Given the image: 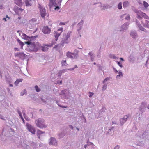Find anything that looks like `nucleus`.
<instances>
[{
	"mask_svg": "<svg viewBox=\"0 0 149 149\" xmlns=\"http://www.w3.org/2000/svg\"><path fill=\"white\" fill-rule=\"evenodd\" d=\"M126 15V14H123V15H121L120 16V18L122 19Z\"/></svg>",
	"mask_w": 149,
	"mask_h": 149,
	"instance_id": "obj_59",
	"label": "nucleus"
},
{
	"mask_svg": "<svg viewBox=\"0 0 149 149\" xmlns=\"http://www.w3.org/2000/svg\"><path fill=\"white\" fill-rule=\"evenodd\" d=\"M14 1L15 3L20 7L22 5V0H15Z\"/></svg>",
	"mask_w": 149,
	"mask_h": 149,
	"instance_id": "obj_20",
	"label": "nucleus"
},
{
	"mask_svg": "<svg viewBox=\"0 0 149 149\" xmlns=\"http://www.w3.org/2000/svg\"><path fill=\"white\" fill-rule=\"evenodd\" d=\"M56 143V139L53 137H51L50 138V141L49 142V144L52 145H55Z\"/></svg>",
	"mask_w": 149,
	"mask_h": 149,
	"instance_id": "obj_16",
	"label": "nucleus"
},
{
	"mask_svg": "<svg viewBox=\"0 0 149 149\" xmlns=\"http://www.w3.org/2000/svg\"><path fill=\"white\" fill-rule=\"evenodd\" d=\"M15 57H18L22 60H24L25 57V54L22 52H17L14 54Z\"/></svg>",
	"mask_w": 149,
	"mask_h": 149,
	"instance_id": "obj_7",
	"label": "nucleus"
},
{
	"mask_svg": "<svg viewBox=\"0 0 149 149\" xmlns=\"http://www.w3.org/2000/svg\"><path fill=\"white\" fill-rule=\"evenodd\" d=\"M82 117L84 119V123H86V119L85 118V117H84V116L82 115Z\"/></svg>",
	"mask_w": 149,
	"mask_h": 149,
	"instance_id": "obj_56",
	"label": "nucleus"
},
{
	"mask_svg": "<svg viewBox=\"0 0 149 149\" xmlns=\"http://www.w3.org/2000/svg\"><path fill=\"white\" fill-rule=\"evenodd\" d=\"M79 52V51L77 49H75L74 51V53H73V55H74L75 56V54H77V58L78 56V53Z\"/></svg>",
	"mask_w": 149,
	"mask_h": 149,
	"instance_id": "obj_36",
	"label": "nucleus"
},
{
	"mask_svg": "<svg viewBox=\"0 0 149 149\" xmlns=\"http://www.w3.org/2000/svg\"><path fill=\"white\" fill-rule=\"evenodd\" d=\"M146 108V107H145L140 105L139 108V109L140 111L142 113L143 112L145 111Z\"/></svg>",
	"mask_w": 149,
	"mask_h": 149,
	"instance_id": "obj_22",
	"label": "nucleus"
},
{
	"mask_svg": "<svg viewBox=\"0 0 149 149\" xmlns=\"http://www.w3.org/2000/svg\"><path fill=\"white\" fill-rule=\"evenodd\" d=\"M143 5L145 8H147L149 6L148 4L146 2L144 1H143Z\"/></svg>",
	"mask_w": 149,
	"mask_h": 149,
	"instance_id": "obj_37",
	"label": "nucleus"
},
{
	"mask_svg": "<svg viewBox=\"0 0 149 149\" xmlns=\"http://www.w3.org/2000/svg\"><path fill=\"white\" fill-rule=\"evenodd\" d=\"M60 94L61 95V97L63 98L68 99L70 95V93L68 91L65 90H62Z\"/></svg>",
	"mask_w": 149,
	"mask_h": 149,
	"instance_id": "obj_2",
	"label": "nucleus"
},
{
	"mask_svg": "<svg viewBox=\"0 0 149 149\" xmlns=\"http://www.w3.org/2000/svg\"><path fill=\"white\" fill-rule=\"evenodd\" d=\"M136 26L139 28V29L145 32H147V30L141 25L140 23L138 24Z\"/></svg>",
	"mask_w": 149,
	"mask_h": 149,
	"instance_id": "obj_19",
	"label": "nucleus"
},
{
	"mask_svg": "<svg viewBox=\"0 0 149 149\" xmlns=\"http://www.w3.org/2000/svg\"><path fill=\"white\" fill-rule=\"evenodd\" d=\"M16 8H17V10L19 11H21V12H22L23 10H24L22 9H21V8H18L16 6Z\"/></svg>",
	"mask_w": 149,
	"mask_h": 149,
	"instance_id": "obj_53",
	"label": "nucleus"
},
{
	"mask_svg": "<svg viewBox=\"0 0 149 149\" xmlns=\"http://www.w3.org/2000/svg\"><path fill=\"white\" fill-rule=\"evenodd\" d=\"M129 24V23L128 22H125L121 26V29L120 30V31L121 32L123 31L127 30L128 28Z\"/></svg>",
	"mask_w": 149,
	"mask_h": 149,
	"instance_id": "obj_9",
	"label": "nucleus"
},
{
	"mask_svg": "<svg viewBox=\"0 0 149 149\" xmlns=\"http://www.w3.org/2000/svg\"><path fill=\"white\" fill-rule=\"evenodd\" d=\"M17 112L18 113V114H19V116L20 117H22V113L21 111H20L18 109H17Z\"/></svg>",
	"mask_w": 149,
	"mask_h": 149,
	"instance_id": "obj_45",
	"label": "nucleus"
},
{
	"mask_svg": "<svg viewBox=\"0 0 149 149\" xmlns=\"http://www.w3.org/2000/svg\"><path fill=\"white\" fill-rule=\"evenodd\" d=\"M122 3L120 2L118 5V8L120 10L122 9Z\"/></svg>",
	"mask_w": 149,
	"mask_h": 149,
	"instance_id": "obj_30",
	"label": "nucleus"
},
{
	"mask_svg": "<svg viewBox=\"0 0 149 149\" xmlns=\"http://www.w3.org/2000/svg\"><path fill=\"white\" fill-rule=\"evenodd\" d=\"M65 43V40H62L61 42V45L62 46H64V44Z\"/></svg>",
	"mask_w": 149,
	"mask_h": 149,
	"instance_id": "obj_51",
	"label": "nucleus"
},
{
	"mask_svg": "<svg viewBox=\"0 0 149 149\" xmlns=\"http://www.w3.org/2000/svg\"><path fill=\"white\" fill-rule=\"evenodd\" d=\"M98 70L99 71L102 70V67L100 65H98Z\"/></svg>",
	"mask_w": 149,
	"mask_h": 149,
	"instance_id": "obj_48",
	"label": "nucleus"
},
{
	"mask_svg": "<svg viewBox=\"0 0 149 149\" xmlns=\"http://www.w3.org/2000/svg\"><path fill=\"white\" fill-rule=\"evenodd\" d=\"M126 16L125 17V19H126V20H129L130 19V16L129 15V14H128L127 15H126Z\"/></svg>",
	"mask_w": 149,
	"mask_h": 149,
	"instance_id": "obj_41",
	"label": "nucleus"
},
{
	"mask_svg": "<svg viewBox=\"0 0 149 149\" xmlns=\"http://www.w3.org/2000/svg\"><path fill=\"white\" fill-rule=\"evenodd\" d=\"M130 35L134 39H136L138 37L137 32L135 30H131L130 33Z\"/></svg>",
	"mask_w": 149,
	"mask_h": 149,
	"instance_id": "obj_10",
	"label": "nucleus"
},
{
	"mask_svg": "<svg viewBox=\"0 0 149 149\" xmlns=\"http://www.w3.org/2000/svg\"><path fill=\"white\" fill-rule=\"evenodd\" d=\"M109 77H107L104 80V81H103V83H104L105 82L109 80Z\"/></svg>",
	"mask_w": 149,
	"mask_h": 149,
	"instance_id": "obj_52",
	"label": "nucleus"
},
{
	"mask_svg": "<svg viewBox=\"0 0 149 149\" xmlns=\"http://www.w3.org/2000/svg\"><path fill=\"white\" fill-rule=\"evenodd\" d=\"M62 74V73H61V72L60 71H59L58 72V73H57L58 76V77H60L61 75Z\"/></svg>",
	"mask_w": 149,
	"mask_h": 149,
	"instance_id": "obj_54",
	"label": "nucleus"
},
{
	"mask_svg": "<svg viewBox=\"0 0 149 149\" xmlns=\"http://www.w3.org/2000/svg\"><path fill=\"white\" fill-rule=\"evenodd\" d=\"M97 3L99 4L98 6L100 8V9H101V8H102L103 4H102V3Z\"/></svg>",
	"mask_w": 149,
	"mask_h": 149,
	"instance_id": "obj_49",
	"label": "nucleus"
},
{
	"mask_svg": "<svg viewBox=\"0 0 149 149\" xmlns=\"http://www.w3.org/2000/svg\"><path fill=\"white\" fill-rule=\"evenodd\" d=\"M68 69H63L62 70H59L62 73H64V72H67Z\"/></svg>",
	"mask_w": 149,
	"mask_h": 149,
	"instance_id": "obj_44",
	"label": "nucleus"
},
{
	"mask_svg": "<svg viewBox=\"0 0 149 149\" xmlns=\"http://www.w3.org/2000/svg\"><path fill=\"white\" fill-rule=\"evenodd\" d=\"M110 57L111 58H112L113 59H118V58L116 56L113 54H111L110 55Z\"/></svg>",
	"mask_w": 149,
	"mask_h": 149,
	"instance_id": "obj_29",
	"label": "nucleus"
},
{
	"mask_svg": "<svg viewBox=\"0 0 149 149\" xmlns=\"http://www.w3.org/2000/svg\"><path fill=\"white\" fill-rule=\"evenodd\" d=\"M141 105L146 107L147 105V103L145 101L142 102L141 104Z\"/></svg>",
	"mask_w": 149,
	"mask_h": 149,
	"instance_id": "obj_31",
	"label": "nucleus"
},
{
	"mask_svg": "<svg viewBox=\"0 0 149 149\" xmlns=\"http://www.w3.org/2000/svg\"><path fill=\"white\" fill-rule=\"evenodd\" d=\"M106 108L105 107H102V109L100 110L99 112V115L100 116L102 115L104 112Z\"/></svg>",
	"mask_w": 149,
	"mask_h": 149,
	"instance_id": "obj_24",
	"label": "nucleus"
},
{
	"mask_svg": "<svg viewBox=\"0 0 149 149\" xmlns=\"http://www.w3.org/2000/svg\"><path fill=\"white\" fill-rule=\"evenodd\" d=\"M48 48L46 47H41V50L42 51H46L47 50Z\"/></svg>",
	"mask_w": 149,
	"mask_h": 149,
	"instance_id": "obj_32",
	"label": "nucleus"
},
{
	"mask_svg": "<svg viewBox=\"0 0 149 149\" xmlns=\"http://www.w3.org/2000/svg\"><path fill=\"white\" fill-rule=\"evenodd\" d=\"M34 1L35 0H25L26 6H31Z\"/></svg>",
	"mask_w": 149,
	"mask_h": 149,
	"instance_id": "obj_14",
	"label": "nucleus"
},
{
	"mask_svg": "<svg viewBox=\"0 0 149 149\" xmlns=\"http://www.w3.org/2000/svg\"><path fill=\"white\" fill-rule=\"evenodd\" d=\"M118 65L121 68H123V66L122 64V63L120 61H116Z\"/></svg>",
	"mask_w": 149,
	"mask_h": 149,
	"instance_id": "obj_34",
	"label": "nucleus"
},
{
	"mask_svg": "<svg viewBox=\"0 0 149 149\" xmlns=\"http://www.w3.org/2000/svg\"><path fill=\"white\" fill-rule=\"evenodd\" d=\"M22 79H17L15 82V84L16 85H17L19 82H22Z\"/></svg>",
	"mask_w": 149,
	"mask_h": 149,
	"instance_id": "obj_26",
	"label": "nucleus"
},
{
	"mask_svg": "<svg viewBox=\"0 0 149 149\" xmlns=\"http://www.w3.org/2000/svg\"><path fill=\"white\" fill-rule=\"evenodd\" d=\"M51 31L50 28L47 26L44 27L42 29V31L45 34H49L50 33Z\"/></svg>",
	"mask_w": 149,
	"mask_h": 149,
	"instance_id": "obj_11",
	"label": "nucleus"
},
{
	"mask_svg": "<svg viewBox=\"0 0 149 149\" xmlns=\"http://www.w3.org/2000/svg\"><path fill=\"white\" fill-rule=\"evenodd\" d=\"M128 4L129 3L127 1L124 2L123 3V7L125 8L127 7L128 6Z\"/></svg>",
	"mask_w": 149,
	"mask_h": 149,
	"instance_id": "obj_28",
	"label": "nucleus"
},
{
	"mask_svg": "<svg viewBox=\"0 0 149 149\" xmlns=\"http://www.w3.org/2000/svg\"><path fill=\"white\" fill-rule=\"evenodd\" d=\"M57 83L58 84H61L62 83V81L58 80V81H57Z\"/></svg>",
	"mask_w": 149,
	"mask_h": 149,
	"instance_id": "obj_62",
	"label": "nucleus"
},
{
	"mask_svg": "<svg viewBox=\"0 0 149 149\" xmlns=\"http://www.w3.org/2000/svg\"><path fill=\"white\" fill-rule=\"evenodd\" d=\"M134 12L136 13L137 14V15H138L139 13H140V12H142L141 11H139L137 10L136 9H135L134 10Z\"/></svg>",
	"mask_w": 149,
	"mask_h": 149,
	"instance_id": "obj_40",
	"label": "nucleus"
},
{
	"mask_svg": "<svg viewBox=\"0 0 149 149\" xmlns=\"http://www.w3.org/2000/svg\"><path fill=\"white\" fill-rule=\"evenodd\" d=\"M19 43L21 46L22 49L23 46L24 45V44L22 41H21Z\"/></svg>",
	"mask_w": 149,
	"mask_h": 149,
	"instance_id": "obj_50",
	"label": "nucleus"
},
{
	"mask_svg": "<svg viewBox=\"0 0 149 149\" xmlns=\"http://www.w3.org/2000/svg\"><path fill=\"white\" fill-rule=\"evenodd\" d=\"M137 15V18L139 20H141L142 18V17L145 16L146 14L143 12H140Z\"/></svg>",
	"mask_w": 149,
	"mask_h": 149,
	"instance_id": "obj_17",
	"label": "nucleus"
},
{
	"mask_svg": "<svg viewBox=\"0 0 149 149\" xmlns=\"http://www.w3.org/2000/svg\"><path fill=\"white\" fill-rule=\"evenodd\" d=\"M58 106H59V107H61L62 108H67V107L64 106H62L60 105L59 104H58Z\"/></svg>",
	"mask_w": 149,
	"mask_h": 149,
	"instance_id": "obj_61",
	"label": "nucleus"
},
{
	"mask_svg": "<svg viewBox=\"0 0 149 149\" xmlns=\"http://www.w3.org/2000/svg\"><path fill=\"white\" fill-rule=\"evenodd\" d=\"M107 88V84H104L102 88V91H104Z\"/></svg>",
	"mask_w": 149,
	"mask_h": 149,
	"instance_id": "obj_35",
	"label": "nucleus"
},
{
	"mask_svg": "<svg viewBox=\"0 0 149 149\" xmlns=\"http://www.w3.org/2000/svg\"><path fill=\"white\" fill-rule=\"evenodd\" d=\"M61 64L62 65H66V61L63 60L61 62Z\"/></svg>",
	"mask_w": 149,
	"mask_h": 149,
	"instance_id": "obj_42",
	"label": "nucleus"
},
{
	"mask_svg": "<svg viewBox=\"0 0 149 149\" xmlns=\"http://www.w3.org/2000/svg\"><path fill=\"white\" fill-rule=\"evenodd\" d=\"M76 24V22H74L72 24V25L71 26L72 28H73L74 26V25H75Z\"/></svg>",
	"mask_w": 149,
	"mask_h": 149,
	"instance_id": "obj_63",
	"label": "nucleus"
},
{
	"mask_svg": "<svg viewBox=\"0 0 149 149\" xmlns=\"http://www.w3.org/2000/svg\"><path fill=\"white\" fill-rule=\"evenodd\" d=\"M94 54L92 52H90L88 54V55H89L90 56V57L91 56V55L92 56Z\"/></svg>",
	"mask_w": 149,
	"mask_h": 149,
	"instance_id": "obj_58",
	"label": "nucleus"
},
{
	"mask_svg": "<svg viewBox=\"0 0 149 149\" xmlns=\"http://www.w3.org/2000/svg\"><path fill=\"white\" fill-rule=\"evenodd\" d=\"M25 43L29 45V47L31 48V49L35 51L37 50V47L35 45L34 43H32L30 41H28L25 42Z\"/></svg>",
	"mask_w": 149,
	"mask_h": 149,
	"instance_id": "obj_4",
	"label": "nucleus"
},
{
	"mask_svg": "<svg viewBox=\"0 0 149 149\" xmlns=\"http://www.w3.org/2000/svg\"><path fill=\"white\" fill-rule=\"evenodd\" d=\"M38 7L39 8L41 16L43 18H45V17L47 14L46 9L44 8L42 6L40 5H39Z\"/></svg>",
	"mask_w": 149,
	"mask_h": 149,
	"instance_id": "obj_3",
	"label": "nucleus"
},
{
	"mask_svg": "<svg viewBox=\"0 0 149 149\" xmlns=\"http://www.w3.org/2000/svg\"><path fill=\"white\" fill-rule=\"evenodd\" d=\"M26 92V91L25 90H24L22 92H21L20 95L21 96H23L24 95Z\"/></svg>",
	"mask_w": 149,
	"mask_h": 149,
	"instance_id": "obj_47",
	"label": "nucleus"
},
{
	"mask_svg": "<svg viewBox=\"0 0 149 149\" xmlns=\"http://www.w3.org/2000/svg\"><path fill=\"white\" fill-rule=\"evenodd\" d=\"M112 125L113 124H115L116 125V127H117L118 126V124H117V123L115 121H113L112 122Z\"/></svg>",
	"mask_w": 149,
	"mask_h": 149,
	"instance_id": "obj_60",
	"label": "nucleus"
},
{
	"mask_svg": "<svg viewBox=\"0 0 149 149\" xmlns=\"http://www.w3.org/2000/svg\"><path fill=\"white\" fill-rule=\"evenodd\" d=\"M89 94H90V95L89 96V97H91L94 94V93H92L91 92H89Z\"/></svg>",
	"mask_w": 149,
	"mask_h": 149,
	"instance_id": "obj_55",
	"label": "nucleus"
},
{
	"mask_svg": "<svg viewBox=\"0 0 149 149\" xmlns=\"http://www.w3.org/2000/svg\"><path fill=\"white\" fill-rule=\"evenodd\" d=\"M62 0H58L57 1V2L56 3H57V5L61 6Z\"/></svg>",
	"mask_w": 149,
	"mask_h": 149,
	"instance_id": "obj_38",
	"label": "nucleus"
},
{
	"mask_svg": "<svg viewBox=\"0 0 149 149\" xmlns=\"http://www.w3.org/2000/svg\"><path fill=\"white\" fill-rule=\"evenodd\" d=\"M142 24L144 27L149 28V21L146 20L145 23L142 22Z\"/></svg>",
	"mask_w": 149,
	"mask_h": 149,
	"instance_id": "obj_21",
	"label": "nucleus"
},
{
	"mask_svg": "<svg viewBox=\"0 0 149 149\" xmlns=\"http://www.w3.org/2000/svg\"><path fill=\"white\" fill-rule=\"evenodd\" d=\"M123 77V75L122 72L120 70L118 72V74L117 75L116 77V79H118L119 78V77L121 78L122 77Z\"/></svg>",
	"mask_w": 149,
	"mask_h": 149,
	"instance_id": "obj_25",
	"label": "nucleus"
},
{
	"mask_svg": "<svg viewBox=\"0 0 149 149\" xmlns=\"http://www.w3.org/2000/svg\"><path fill=\"white\" fill-rule=\"evenodd\" d=\"M63 28H61L59 29L58 30V31L59 32L56 31L54 33V34L55 37V40L56 41H57L58 38L61 35L62 32L63 31Z\"/></svg>",
	"mask_w": 149,
	"mask_h": 149,
	"instance_id": "obj_5",
	"label": "nucleus"
},
{
	"mask_svg": "<svg viewBox=\"0 0 149 149\" xmlns=\"http://www.w3.org/2000/svg\"><path fill=\"white\" fill-rule=\"evenodd\" d=\"M35 89L37 92H39L40 91V89L38 88V86L36 85L35 86Z\"/></svg>",
	"mask_w": 149,
	"mask_h": 149,
	"instance_id": "obj_33",
	"label": "nucleus"
},
{
	"mask_svg": "<svg viewBox=\"0 0 149 149\" xmlns=\"http://www.w3.org/2000/svg\"><path fill=\"white\" fill-rule=\"evenodd\" d=\"M112 7V6L109 5L108 4H103L102 8H101L100 10L102 11L105 10L110 8Z\"/></svg>",
	"mask_w": 149,
	"mask_h": 149,
	"instance_id": "obj_15",
	"label": "nucleus"
},
{
	"mask_svg": "<svg viewBox=\"0 0 149 149\" xmlns=\"http://www.w3.org/2000/svg\"><path fill=\"white\" fill-rule=\"evenodd\" d=\"M95 57V55L93 54L92 56L91 55V56H90L91 58V61H93L94 60V58Z\"/></svg>",
	"mask_w": 149,
	"mask_h": 149,
	"instance_id": "obj_46",
	"label": "nucleus"
},
{
	"mask_svg": "<svg viewBox=\"0 0 149 149\" xmlns=\"http://www.w3.org/2000/svg\"><path fill=\"white\" fill-rule=\"evenodd\" d=\"M84 22V20H81L80 22L77 24V26L78 28L77 29V31L78 33H79V31L82 28Z\"/></svg>",
	"mask_w": 149,
	"mask_h": 149,
	"instance_id": "obj_12",
	"label": "nucleus"
},
{
	"mask_svg": "<svg viewBox=\"0 0 149 149\" xmlns=\"http://www.w3.org/2000/svg\"><path fill=\"white\" fill-rule=\"evenodd\" d=\"M50 2L55 7L54 9L55 10H58L60 9V7L59 6L57 5V3L55 2L56 0H49Z\"/></svg>",
	"mask_w": 149,
	"mask_h": 149,
	"instance_id": "obj_13",
	"label": "nucleus"
},
{
	"mask_svg": "<svg viewBox=\"0 0 149 149\" xmlns=\"http://www.w3.org/2000/svg\"><path fill=\"white\" fill-rule=\"evenodd\" d=\"M44 120L41 118H39L35 121L36 125L38 127L41 128H46L47 126L44 124Z\"/></svg>",
	"mask_w": 149,
	"mask_h": 149,
	"instance_id": "obj_1",
	"label": "nucleus"
},
{
	"mask_svg": "<svg viewBox=\"0 0 149 149\" xmlns=\"http://www.w3.org/2000/svg\"><path fill=\"white\" fill-rule=\"evenodd\" d=\"M22 38L24 39L28 40L29 38L30 39V37L27 36L26 35L22 33V35L21 36Z\"/></svg>",
	"mask_w": 149,
	"mask_h": 149,
	"instance_id": "obj_23",
	"label": "nucleus"
},
{
	"mask_svg": "<svg viewBox=\"0 0 149 149\" xmlns=\"http://www.w3.org/2000/svg\"><path fill=\"white\" fill-rule=\"evenodd\" d=\"M115 2H114V1H112L110 3V5H111V6H113L114 5H115Z\"/></svg>",
	"mask_w": 149,
	"mask_h": 149,
	"instance_id": "obj_57",
	"label": "nucleus"
},
{
	"mask_svg": "<svg viewBox=\"0 0 149 149\" xmlns=\"http://www.w3.org/2000/svg\"><path fill=\"white\" fill-rule=\"evenodd\" d=\"M26 125L28 130H35V128L30 124L27 123Z\"/></svg>",
	"mask_w": 149,
	"mask_h": 149,
	"instance_id": "obj_18",
	"label": "nucleus"
},
{
	"mask_svg": "<svg viewBox=\"0 0 149 149\" xmlns=\"http://www.w3.org/2000/svg\"><path fill=\"white\" fill-rule=\"evenodd\" d=\"M129 114L127 115L124 116V117L120 119V125L121 126L123 125L127 120L128 118L129 117Z\"/></svg>",
	"mask_w": 149,
	"mask_h": 149,
	"instance_id": "obj_6",
	"label": "nucleus"
},
{
	"mask_svg": "<svg viewBox=\"0 0 149 149\" xmlns=\"http://www.w3.org/2000/svg\"><path fill=\"white\" fill-rule=\"evenodd\" d=\"M73 53L70 52L69 51H68L66 54V56L67 57L69 58H70L72 59H76L77 58V55L75 54V56L74 55H73Z\"/></svg>",
	"mask_w": 149,
	"mask_h": 149,
	"instance_id": "obj_8",
	"label": "nucleus"
},
{
	"mask_svg": "<svg viewBox=\"0 0 149 149\" xmlns=\"http://www.w3.org/2000/svg\"><path fill=\"white\" fill-rule=\"evenodd\" d=\"M36 21V19L35 18H33L30 21V22L33 23L35 22Z\"/></svg>",
	"mask_w": 149,
	"mask_h": 149,
	"instance_id": "obj_43",
	"label": "nucleus"
},
{
	"mask_svg": "<svg viewBox=\"0 0 149 149\" xmlns=\"http://www.w3.org/2000/svg\"><path fill=\"white\" fill-rule=\"evenodd\" d=\"M71 33V31L68 32V33L67 34V35L66 36V38H67V39H68V38H69L70 37V34Z\"/></svg>",
	"mask_w": 149,
	"mask_h": 149,
	"instance_id": "obj_39",
	"label": "nucleus"
},
{
	"mask_svg": "<svg viewBox=\"0 0 149 149\" xmlns=\"http://www.w3.org/2000/svg\"><path fill=\"white\" fill-rule=\"evenodd\" d=\"M114 149H119V146L118 145L116 146Z\"/></svg>",
	"mask_w": 149,
	"mask_h": 149,
	"instance_id": "obj_64",
	"label": "nucleus"
},
{
	"mask_svg": "<svg viewBox=\"0 0 149 149\" xmlns=\"http://www.w3.org/2000/svg\"><path fill=\"white\" fill-rule=\"evenodd\" d=\"M38 37V35H36L34 36H31V37H30V39L31 41L33 40H35L36 38Z\"/></svg>",
	"mask_w": 149,
	"mask_h": 149,
	"instance_id": "obj_27",
	"label": "nucleus"
}]
</instances>
